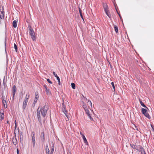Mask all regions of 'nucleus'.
Returning <instances> with one entry per match:
<instances>
[{"mask_svg":"<svg viewBox=\"0 0 154 154\" xmlns=\"http://www.w3.org/2000/svg\"><path fill=\"white\" fill-rule=\"evenodd\" d=\"M135 129L137 131H139L138 128L137 126H136L135 125Z\"/></svg>","mask_w":154,"mask_h":154,"instance_id":"obj_42","label":"nucleus"},{"mask_svg":"<svg viewBox=\"0 0 154 154\" xmlns=\"http://www.w3.org/2000/svg\"><path fill=\"white\" fill-rule=\"evenodd\" d=\"M115 5V8H116V5Z\"/></svg>","mask_w":154,"mask_h":154,"instance_id":"obj_55","label":"nucleus"},{"mask_svg":"<svg viewBox=\"0 0 154 154\" xmlns=\"http://www.w3.org/2000/svg\"><path fill=\"white\" fill-rule=\"evenodd\" d=\"M39 98V96L38 94H35L34 100L33 102V104L34 105L35 104V103H37V101L38 100V99Z\"/></svg>","mask_w":154,"mask_h":154,"instance_id":"obj_12","label":"nucleus"},{"mask_svg":"<svg viewBox=\"0 0 154 154\" xmlns=\"http://www.w3.org/2000/svg\"><path fill=\"white\" fill-rule=\"evenodd\" d=\"M63 105H65L64 104V101L63 100V103H62V106H63Z\"/></svg>","mask_w":154,"mask_h":154,"instance_id":"obj_51","label":"nucleus"},{"mask_svg":"<svg viewBox=\"0 0 154 154\" xmlns=\"http://www.w3.org/2000/svg\"><path fill=\"white\" fill-rule=\"evenodd\" d=\"M20 140L21 143H22L23 140V136L22 134H21L20 135Z\"/></svg>","mask_w":154,"mask_h":154,"instance_id":"obj_25","label":"nucleus"},{"mask_svg":"<svg viewBox=\"0 0 154 154\" xmlns=\"http://www.w3.org/2000/svg\"><path fill=\"white\" fill-rule=\"evenodd\" d=\"M54 149H51V154H53L54 152Z\"/></svg>","mask_w":154,"mask_h":154,"instance_id":"obj_39","label":"nucleus"},{"mask_svg":"<svg viewBox=\"0 0 154 154\" xmlns=\"http://www.w3.org/2000/svg\"><path fill=\"white\" fill-rule=\"evenodd\" d=\"M82 106L85 110H86V109H88L87 108V106L84 103H83V105Z\"/></svg>","mask_w":154,"mask_h":154,"instance_id":"obj_31","label":"nucleus"},{"mask_svg":"<svg viewBox=\"0 0 154 154\" xmlns=\"http://www.w3.org/2000/svg\"><path fill=\"white\" fill-rule=\"evenodd\" d=\"M103 5L104 9V11H106V10H108V6L106 3H103Z\"/></svg>","mask_w":154,"mask_h":154,"instance_id":"obj_13","label":"nucleus"},{"mask_svg":"<svg viewBox=\"0 0 154 154\" xmlns=\"http://www.w3.org/2000/svg\"><path fill=\"white\" fill-rule=\"evenodd\" d=\"M2 103L5 108H6L7 107V104L6 103V101L5 100L3 97H2Z\"/></svg>","mask_w":154,"mask_h":154,"instance_id":"obj_11","label":"nucleus"},{"mask_svg":"<svg viewBox=\"0 0 154 154\" xmlns=\"http://www.w3.org/2000/svg\"><path fill=\"white\" fill-rule=\"evenodd\" d=\"M43 86L45 89L46 93L48 95H50L51 94V91L48 88V86L46 85H44Z\"/></svg>","mask_w":154,"mask_h":154,"instance_id":"obj_4","label":"nucleus"},{"mask_svg":"<svg viewBox=\"0 0 154 154\" xmlns=\"http://www.w3.org/2000/svg\"><path fill=\"white\" fill-rule=\"evenodd\" d=\"M3 85L4 87V88H5L6 87V83H3Z\"/></svg>","mask_w":154,"mask_h":154,"instance_id":"obj_45","label":"nucleus"},{"mask_svg":"<svg viewBox=\"0 0 154 154\" xmlns=\"http://www.w3.org/2000/svg\"><path fill=\"white\" fill-rule=\"evenodd\" d=\"M32 142H35V133H34L33 134V133H32Z\"/></svg>","mask_w":154,"mask_h":154,"instance_id":"obj_22","label":"nucleus"},{"mask_svg":"<svg viewBox=\"0 0 154 154\" xmlns=\"http://www.w3.org/2000/svg\"><path fill=\"white\" fill-rule=\"evenodd\" d=\"M86 113L88 116L89 118L91 120H93V118L91 117V115L90 114V112L89 111L88 109H86V110H85Z\"/></svg>","mask_w":154,"mask_h":154,"instance_id":"obj_7","label":"nucleus"},{"mask_svg":"<svg viewBox=\"0 0 154 154\" xmlns=\"http://www.w3.org/2000/svg\"><path fill=\"white\" fill-rule=\"evenodd\" d=\"M139 151L140 152L141 154H145L146 153L144 149L142 146L141 147V148L140 149V150H139Z\"/></svg>","mask_w":154,"mask_h":154,"instance_id":"obj_14","label":"nucleus"},{"mask_svg":"<svg viewBox=\"0 0 154 154\" xmlns=\"http://www.w3.org/2000/svg\"><path fill=\"white\" fill-rule=\"evenodd\" d=\"M143 115L145 116H146L148 119H150L151 118L150 116H149V114L147 112L144 113Z\"/></svg>","mask_w":154,"mask_h":154,"instance_id":"obj_23","label":"nucleus"},{"mask_svg":"<svg viewBox=\"0 0 154 154\" xmlns=\"http://www.w3.org/2000/svg\"><path fill=\"white\" fill-rule=\"evenodd\" d=\"M142 112V113L144 114V113L147 112V110L146 109L144 108H142L141 109Z\"/></svg>","mask_w":154,"mask_h":154,"instance_id":"obj_24","label":"nucleus"},{"mask_svg":"<svg viewBox=\"0 0 154 154\" xmlns=\"http://www.w3.org/2000/svg\"><path fill=\"white\" fill-rule=\"evenodd\" d=\"M3 10L2 11H1V9H0V18H1L2 19H3L4 18V12L3 11Z\"/></svg>","mask_w":154,"mask_h":154,"instance_id":"obj_8","label":"nucleus"},{"mask_svg":"<svg viewBox=\"0 0 154 154\" xmlns=\"http://www.w3.org/2000/svg\"><path fill=\"white\" fill-rule=\"evenodd\" d=\"M7 37L6 36L5 37V51H6V40H7Z\"/></svg>","mask_w":154,"mask_h":154,"instance_id":"obj_32","label":"nucleus"},{"mask_svg":"<svg viewBox=\"0 0 154 154\" xmlns=\"http://www.w3.org/2000/svg\"><path fill=\"white\" fill-rule=\"evenodd\" d=\"M130 145L132 148L138 151L140 150V149L141 148V147L142 146L140 145H135L132 144H130Z\"/></svg>","mask_w":154,"mask_h":154,"instance_id":"obj_3","label":"nucleus"},{"mask_svg":"<svg viewBox=\"0 0 154 154\" xmlns=\"http://www.w3.org/2000/svg\"><path fill=\"white\" fill-rule=\"evenodd\" d=\"M32 144H33V147H35V142H32Z\"/></svg>","mask_w":154,"mask_h":154,"instance_id":"obj_43","label":"nucleus"},{"mask_svg":"<svg viewBox=\"0 0 154 154\" xmlns=\"http://www.w3.org/2000/svg\"><path fill=\"white\" fill-rule=\"evenodd\" d=\"M44 135H44V133L43 132H42L41 133L40 138H41V140L42 142H44L45 140Z\"/></svg>","mask_w":154,"mask_h":154,"instance_id":"obj_10","label":"nucleus"},{"mask_svg":"<svg viewBox=\"0 0 154 154\" xmlns=\"http://www.w3.org/2000/svg\"><path fill=\"white\" fill-rule=\"evenodd\" d=\"M88 102L89 103V104L90 106H91V108H92V103L91 101H90V100H88Z\"/></svg>","mask_w":154,"mask_h":154,"instance_id":"obj_34","label":"nucleus"},{"mask_svg":"<svg viewBox=\"0 0 154 154\" xmlns=\"http://www.w3.org/2000/svg\"><path fill=\"white\" fill-rule=\"evenodd\" d=\"M17 154H19V150L18 149H17Z\"/></svg>","mask_w":154,"mask_h":154,"instance_id":"obj_48","label":"nucleus"},{"mask_svg":"<svg viewBox=\"0 0 154 154\" xmlns=\"http://www.w3.org/2000/svg\"><path fill=\"white\" fill-rule=\"evenodd\" d=\"M28 28L29 31V34L31 36L32 39L33 41H36V36L33 29L31 26L29 25H28Z\"/></svg>","mask_w":154,"mask_h":154,"instance_id":"obj_2","label":"nucleus"},{"mask_svg":"<svg viewBox=\"0 0 154 154\" xmlns=\"http://www.w3.org/2000/svg\"><path fill=\"white\" fill-rule=\"evenodd\" d=\"M14 48L15 49L16 52H17V47L15 43L14 44Z\"/></svg>","mask_w":154,"mask_h":154,"instance_id":"obj_30","label":"nucleus"},{"mask_svg":"<svg viewBox=\"0 0 154 154\" xmlns=\"http://www.w3.org/2000/svg\"><path fill=\"white\" fill-rule=\"evenodd\" d=\"M46 152L47 154H51L50 151H48L47 152Z\"/></svg>","mask_w":154,"mask_h":154,"instance_id":"obj_40","label":"nucleus"},{"mask_svg":"<svg viewBox=\"0 0 154 154\" xmlns=\"http://www.w3.org/2000/svg\"><path fill=\"white\" fill-rule=\"evenodd\" d=\"M29 98V94H26V97L24 100H27V101H28Z\"/></svg>","mask_w":154,"mask_h":154,"instance_id":"obj_26","label":"nucleus"},{"mask_svg":"<svg viewBox=\"0 0 154 154\" xmlns=\"http://www.w3.org/2000/svg\"><path fill=\"white\" fill-rule=\"evenodd\" d=\"M79 13L80 15V16L81 17V18L83 19V20H84L83 16H82V12L81 11V10L79 8Z\"/></svg>","mask_w":154,"mask_h":154,"instance_id":"obj_27","label":"nucleus"},{"mask_svg":"<svg viewBox=\"0 0 154 154\" xmlns=\"http://www.w3.org/2000/svg\"><path fill=\"white\" fill-rule=\"evenodd\" d=\"M152 130H153V131H154V128H153Z\"/></svg>","mask_w":154,"mask_h":154,"instance_id":"obj_54","label":"nucleus"},{"mask_svg":"<svg viewBox=\"0 0 154 154\" xmlns=\"http://www.w3.org/2000/svg\"><path fill=\"white\" fill-rule=\"evenodd\" d=\"M51 144H52L51 149H54V143L53 142H51Z\"/></svg>","mask_w":154,"mask_h":154,"instance_id":"obj_35","label":"nucleus"},{"mask_svg":"<svg viewBox=\"0 0 154 154\" xmlns=\"http://www.w3.org/2000/svg\"><path fill=\"white\" fill-rule=\"evenodd\" d=\"M28 101L27 100H24L23 103V109H25V108L26 106V105L27 104Z\"/></svg>","mask_w":154,"mask_h":154,"instance_id":"obj_9","label":"nucleus"},{"mask_svg":"<svg viewBox=\"0 0 154 154\" xmlns=\"http://www.w3.org/2000/svg\"><path fill=\"white\" fill-rule=\"evenodd\" d=\"M150 125H151V126L152 127V129H153V128H154V127L151 124Z\"/></svg>","mask_w":154,"mask_h":154,"instance_id":"obj_49","label":"nucleus"},{"mask_svg":"<svg viewBox=\"0 0 154 154\" xmlns=\"http://www.w3.org/2000/svg\"><path fill=\"white\" fill-rule=\"evenodd\" d=\"M71 85L72 88L73 89H75V85L74 83H71Z\"/></svg>","mask_w":154,"mask_h":154,"instance_id":"obj_29","label":"nucleus"},{"mask_svg":"<svg viewBox=\"0 0 154 154\" xmlns=\"http://www.w3.org/2000/svg\"><path fill=\"white\" fill-rule=\"evenodd\" d=\"M7 124H9V122L8 121H7Z\"/></svg>","mask_w":154,"mask_h":154,"instance_id":"obj_52","label":"nucleus"},{"mask_svg":"<svg viewBox=\"0 0 154 154\" xmlns=\"http://www.w3.org/2000/svg\"><path fill=\"white\" fill-rule=\"evenodd\" d=\"M116 11H117V14H118V15H119V17H120V19H121V20H122V17H121V16L120 14L119 13V12H118V11H117V9H116Z\"/></svg>","mask_w":154,"mask_h":154,"instance_id":"obj_37","label":"nucleus"},{"mask_svg":"<svg viewBox=\"0 0 154 154\" xmlns=\"http://www.w3.org/2000/svg\"><path fill=\"white\" fill-rule=\"evenodd\" d=\"M13 26L14 28H16L17 27V21L16 20H14L13 21Z\"/></svg>","mask_w":154,"mask_h":154,"instance_id":"obj_18","label":"nucleus"},{"mask_svg":"<svg viewBox=\"0 0 154 154\" xmlns=\"http://www.w3.org/2000/svg\"><path fill=\"white\" fill-rule=\"evenodd\" d=\"M111 85H112V87L113 88L114 91H115V86H114V82H111Z\"/></svg>","mask_w":154,"mask_h":154,"instance_id":"obj_33","label":"nucleus"},{"mask_svg":"<svg viewBox=\"0 0 154 154\" xmlns=\"http://www.w3.org/2000/svg\"><path fill=\"white\" fill-rule=\"evenodd\" d=\"M48 108V104H45L42 108L39 109L38 108L37 110V115L38 121L41 123V119L40 116V113L43 118H44L46 115L47 111Z\"/></svg>","mask_w":154,"mask_h":154,"instance_id":"obj_1","label":"nucleus"},{"mask_svg":"<svg viewBox=\"0 0 154 154\" xmlns=\"http://www.w3.org/2000/svg\"><path fill=\"white\" fill-rule=\"evenodd\" d=\"M48 151H50L49 148H46V151L47 152Z\"/></svg>","mask_w":154,"mask_h":154,"instance_id":"obj_46","label":"nucleus"},{"mask_svg":"<svg viewBox=\"0 0 154 154\" xmlns=\"http://www.w3.org/2000/svg\"><path fill=\"white\" fill-rule=\"evenodd\" d=\"M47 82L49 83H50V84H52V82L49 79H47Z\"/></svg>","mask_w":154,"mask_h":154,"instance_id":"obj_36","label":"nucleus"},{"mask_svg":"<svg viewBox=\"0 0 154 154\" xmlns=\"http://www.w3.org/2000/svg\"><path fill=\"white\" fill-rule=\"evenodd\" d=\"M53 73L54 76L56 78V79L58 80V84L59 85H60V79L59 76H58L57 74L54 72H53Z\"/></svg>","mask_w":154,"mask_h":154,"instance_id":"obj_5","label":"nucleus"},{"mask_svg":"<svg viewBox=\"0 0 154 154\" xmlns=\"http://www.w3.org/2000/svg\"><path fill=\"white\" fill-rule=\"evenodd\" d=\"M16 92V87L15 85L13 86L12 88V94L13 96L12 97V98L13 99H14V95L15 94Z\"/></svg>","mask_w":154,"mask_h":154,"instance_id":"obj_6","label":"nucleus"},{"mask_svg":"<svg viewBox=\"0 0 154 154\" xmlns=\"http://www.w3.org/2000/svg\"><path fill=\"white\" fill-rule=\"evenodd\" d=\"M63 111L65 114V116L66 117L68 118V116L67 115V111L66 110V108L65 109H63Z\"/></svg>","mask_w":154,"mask_h":154,"instance_id":"obj_20","label":"nucleus"},{"mask_svg":"<svg viewBox=\"0 0 154 154\" xmlns=\"http://www.w3.org/2000/svg\"><path fill=\"white\" fill-rule=\"evenodd\" d=\"M46 148H48V144H46Z\"/></svg>","mask_w":154,"mask_h":154,"instance_id":"obj_50","label":"nucleus"},{"mask_svg":"<svg viewBox=\"0 0 154 154\" xmlns=\"http://www.w3.org/2000/svg\"><path fill=\"white\" fill-rule=\"evenodd\" d=\"M1 81H0V85H1Z\"/></svg>","mask_w":154,"mask_h":154,"instance_id":"obj_53","label":"nucleus"},{"mask_svg":"<svg viewBox=\"0 0 154 154\" xmlns=\"http://www.w3.org/2000/svg\"><path fill=\"white\" fill-rule=\"evenodd\" d=\"M3 82V83H6V81L5 80V76H4V77Z\"/></svg>","mask_w":154,"mask_h":154,"instance_id":"obj_38","label":"nucleus"},{"mask_svg":"<svg viewBox=\"0 0 154 154\" xmlns=\"http://www.w3.org/2000/svg\"><path fill=\"white\" fill-rule=\"evenodd\" d=\"M16 127H17V123L16 122V121H15V129H16Z\"/></svg>","mask_w":154,"mask_h":154,"instance_id":"obj_41","label":"nucleus"},{"mask_svg":"<svg viewBox=\"0 0 154 154\" xmlns=\"http://www.w3.org/2000/svg\"><path fill=\"white\" fill-rule=\"evenodd\" d=\"M0 120L2 121L4 118V113L3 112H0Z\"/></svg>","mask_w":154,"mask_h":154,"instance_id":"obj_19","label":"nucleus"},{"mask_svg":"<svg viewBox=\"0 0 154 154\" xmlns=\"http://www.w3.org/2000/svg\"><path fill=\"white\" fill-rule=\"evenodd\" d=\"M82 137L85 143L87 145H88V143L85 136L84 135H83V137Z\"/></svg>","mask_w":154,"mask_h":154,"instance_id":"obj_17","label":"nucleus"},{"mask_svg":"<svg viewBox=\"0 0 154 154\" xmlns=\"http://www.w3.org/2000/svg\"><path fill=\"white\" fill-rule=\"evenodd\" d=\"M106 14L108 16V17L110 19L111 18V17L110 14L109 12V11L108 10H106V11H104Z\"/></svg>","mask_w":154,"mask_h":154,"instance_id":"obj_15","label":"nucleus"},{"mask_svg":"<svg viewBox=\"0 0 154 154\" xmlns=\"http://www.w3.org/2000/svg\"><path fill=\"white\" fill-rule=\"evenodd\" d=\"M66 108V107L65 105H63V106H62V108L63 109H65Z\"/></svg>","mask_w":154,"mask_h":154,"instance_id":"obj_44","label":"nucleus"},{"mask_svg":"<svg viewBox=\"0 0 154 154\" xmlns=\"http://www.w3.org/2000/svg\"><path fill=\"white\" fill-rule=\"evenodd\" d=\"M114 27L115 32L116 33L118 32V28L117 26H116L115 25L114 26Z\"/></svg>","mask_w":154,"mask_h":154,"instance_id":"obj_28","label":"nucleus"},{"mask_svg":"<svg viewBox=\"0 0 154 154\" xmlns=\"http://www.w3.org/2000/svg\"><path fill=\"white\" fill-rule=\"evenodd\" d=\"M139 101H140V104L142 106L148 109V108L144 104V103L142 101L140 100V99H139Z\"/></svg>","mask_w":154,"mask_h":154,"instance_id":"obj_16","label":"nucleus"},{"mask_svg":"<svg viewBox=\"0 0 154 154\" xmlns=\"http://www.w3.org/2000/svg\"><path fill=\"white\" fill-rule=\"evenodd\" d=\"M13 143L14 145H16L17 143V139L16 138H14L12 140Z\"/></svg>","mask_w":154,"mask_h":154,"instance_id":"obj_21","label":"nucleus"},{"mask_svg":"<svg viewBox=\"0 0 154 154\" xmlns=\"http://www.w3.org/2000/svg\"><path fill=\"white\" fill-rule=\"evenodd\" d=\"M80 135L83 137V136L84 135L81 132H80Z\"/></svg>","mask_w":154,"mask_h":154,"instance_id":"obj_47","label":"nucleus"}]
</instances>
